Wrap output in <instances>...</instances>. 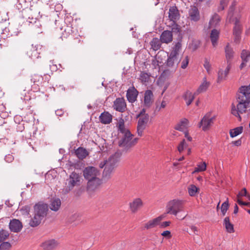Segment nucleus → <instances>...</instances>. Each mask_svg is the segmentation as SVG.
<instances>
[{
	"label": "nucleus",
	"mask_w": 250,
	"mask_h": 250,
	"mask_svg": "<svg viewBox=\"0 0 250 250\" xmlns=\"http://www.w3.org/2000/svg\"><path fill=\"white\" fill-rule=\"evenodd\" d=\"M228 2L229 1L222 2V0H221L220 2V5L218 8V11H220L223 10L225 8V6L227 5Z\"/></svg>",
	"instance_id": "51"
},
{
	"label": "nucleus",
	"mask_w": 250,
	"mask_h": 250,
	"mask_svg": "<svg viewBox=\"0 0 250 250\" xmlns=\"http://www.w3.org/2000/svg\"><path fill=\"white\" fill-rule=\"evenodd\" d=\"M184 127L180 123H179L176 125V126L175 127V129L179 130L182 131L184 129Z\"/></svg>",
	"instance_id": "64"
},
{
	"label": "nucleus",
	"mask_w": 250,
	"mask_h": 250,
	"mask_svg": "<svg viewBox=\"0 0 250 250\" xmlns=\"http://www.w3.org/2000/svg\"><path fill=\"white\" fill-rule=\"evenodd\" d=\"M14 120L16 125L23 122L22 117L18 115L14 117Z\"/></svg>",
	"instance_id": "52"
},
{
	"label": "nucleus",
	"mask_w": 250,
	"mask_h": 250,
	"mask_svg": "<svg viewBox=\"0 0 250 250\" xmlns=\"http://www.w3.org/2000/svg\"><path fill=\"white\" fill-rule=\"evenodd\" d=\"M181 29L180 26L176 23V22H173V24H172V28H171V31L172 33H178L180 32Z\"/></svg>",
	"instance_id": "43"
},
{
	"label": "nucleus",
	"mask_w": 250,
	"mask_h": 250,
	"mask_svg": "<svg viewBox=\"0 0 250 250\" xmlns=\"http://www.w3.org/2000/svg\"><path fill=\"white\" fill-rule=\"evenodd\" d=\"M231 67V62L229 61L227 62V66L226 67L225 70L224 71V74L227 77L228 74L229 73V70Z\"/></svg>",
	"instance_id": "55"
},
{
	"label": "nucleus",
	"mask_w": 250,
	"mask_h": 250,
	"mask_svg": "<svg viewBox=\"0 0 250 250\" xmlns=\"http://www.w3.org/2000/svg\"><path fill=\"white\" fill-rule=\"evenodd\" d=\"M30 16L28 17V22L34 24L42 17L40 15V11L38 6H31L29 10Z\"/></svg>",
	"instance_id": "11"
},
{
	"label": "nucleus",
	"mask_w": 250,
	"mask_h": 250,
	"mask_svg": "<svg viewBox=\"0 0 250 250\" xmlns=\"http://www.w3.org/2000/svg\"><path fill=\"white\" fill-rule=\"evenodd\" d=\"M188 62H189L188 57V56H186L185 59L184 60H183L182 62L181 68H182L183 69L186 68L188 64Z\"/></svg>",
	"instance_id": "49"
},
{
	"label": "nucleus",
	"mask_w": 250,
	"mask_h": 250,
	"mask_svg": "<svg viewBox=\"0 0 250 250\" xmlns=\"http://www.w3.org/2000/svg\"><path fill=\"white\" fill-rule=\"evenodd\" d=\"M199 190V188L194 185H190L188 187V192L190 196H194Z\"/></svg>",
	"instance_id": "38"
},
{
	"label": "nucleus",
	"mask_w": 250,
	"mask_h": 250,
	"mask_svg": "<svg viewBox=\"0 0 250 250\" xmlns=\"http://www.w3.org/2000/svg\"><path fill=\"white\" fill-rule=\"evenodd\" d=\"M5 161L8 163L12 162L14 160V157L11 154H8L5 156Z\"/></svg>",
	"instance_id": "57"
},
{
	"label": "nucleus",
	"mask_w": 250,
	"mask_h": 250,
	"mask_svg": "<svg viewBox=\"0 0 250 250\" xmlns=\"http://www.w3.org/2000/svg\"><path fill=\"white\" fill-rule=\"evenodd\" d=\"M170 224H171L170 221H165V222H163L161 223H160V224L159 225H160V228H165L169 226Z\"/></svg>",
	"instance_id": "58"
},
{
	"label": "nucleus",
	"mask_w": 250,
	"mask_h": 250,
	"mask_svg": "<svg viewBox=\"0 0 250 250\" xmlns=\"http://www.w3.org/2000/svg\"><path fill=\"white\" fill-rule=\"evenodd\" d=\"M100 122L104 124H108L111 122L112 120V115L108 112H104L99 117Z\"/></svg>",
	"instance_id": "26"
},
{
	"label": "nucleus",
	"mask_w": 250,
	"mask_h": 250,
	"mask_svg": "<svg viewBox=\"0 0 250 250\" xmlns=\"http://www.w3.org/2000/svg\"><path fill=\"white\" fill-rule=\"evenodd\" d=\"M189 17L191 21H197L200 20L199 11L195 6L190 7L188 11Z\"/></svg>",
	"instance_id": "20"
},
{
	"label": "nucleus",
	"mask_w": 250,
	"mask_h": 250,
	"mask_svg": "<svg viewBox=\"0 0 250 250\" xmlns=\"http://www.w3.org/2000/svg\"><path fill=\"white\" fill-rule=\"evenodd\" d=\"M188 123V120L186 118H184L183 120H182L179 123H180L184 127H185L187 126Z\"/></svg>",
	"instance_id": "61"
},
{
	"label": "nucleus",
	"mask_w": 250,
	"mask_h": 250,
	"mask_svg": "<svg viewBox=\"0 0 250 250\" xmlns=\"http://www.w3.org/2000/svg\"><path fill=\"white\" fill-rule=\"evenodd\" d=\"M140 76V80L141 81L144 82H148L149 79V76L148 75V74L144 72H142Z\"/></svg>",
	"instance_id": "45"
},
{
	"label": "nucleus",
	"mask_w": 250,
	"mask_h": 250,
	"mask_svg": "<svg viewBox=\"0 0 250 250\" xmlns=\"http://www.w3.org/2000/svg\"><path fill=\"white\" fill-rule=\"evenodd\" d=\"M204 66L208 73H209L211 68V65L209 60L207 58H205L204 60Z\"/></svg>",
	"instance_id": "47"
},
{
	"label": "nucleus",
	"mask_w": 250,
	"mask_h": 250,
	"mask_svg": "<svg viewBox=\"0 0 250 250\" xmlns=\"http://www.w3.org/2000/svg\"><path fill=\"white\" fill-rule=\"evenodd\" d=\"M113 107L117 111L125 112L126 109V104L125 99L123 98H117L114 102Z\"/></svg>",
	"instance_id": "13"
},
{
	"label": "nucleus",
	"mask_w": 250,
	"mask_h": 250,
	"mask_svg": "<svg viewBox=\"0 0 250 250\" xmlns=\"http://www.w3.org/2000/svg\"><path fill=\"white\" fill-rule=\"evenodd\" d=\"M119 133L123 135L122 138L118 141V146L123 148L124 151L129 152L131 148L137 144L138 138H133L134 135L129 129L125 127V121L121 118L117 124Z\"/></svg>",
	"instance_id": "2"
},
{
	"label": "nucleus",
	"mask_w": 250,
	"mask_h": 250,
	"mask_svg": "<svg viewBox=\"0 0 250 250\" xmlns=\"http://www.w3.org/2000/svg\"><path fill=\"white\" fill-rule=\"evenodd\" d=\"M9 236V233L8 231L3 229H0V243L7 239Z\"/></svg>",
	"instance_id": "40"
},
{
	"label": "nucleus",
	"mask_w": 250,
	"mask_h": 250,
	"mask_svg": "<svg viewBox=\"0 0 250 250\" xmlns=\"http://www.w3.org/2000/svg\"><path fill=\"white\" fill-rule=\"evenodd\" d=\"M223 224L225 226L227 232L229 233H233L234 232L233 225L230 222L229 217H226L225 218Z\"/></svg>",
	"instance_id": "30"
},
{
	"label": "nucleus",
	"mask_w": 250,
	"mask_h": 250,
	"mask_svg": "<svg viewBox=\"0 0 250 250\" xmlns=\"http://www.w3.org/2000/svg\"><path fill=\"white\" fill-rule=\"evenodd\" d=\"M61 201L59 198L52 199L50 201L49 208L51 210L57 211L61 207Z\"/></svg>",
	"instance_id": "27"
},
{
	"label": "nucleus",
	"mask_w": 250,
	"mask_h": 250,
	"mask_svg": "<svg viewBox=\"0 0 250 250\" xmlns=\"http://www.w3.org/2000/svg\"><path fill=\"white\" fill-rule=\"evenodd\" d=\"M153 94L151 90H147L144 94V106L149 108L152 104L153 102Z\"/></svg>",
	"instance_id": "21"
},
{
	"label": "nucleus",
	"mask_w": 250,
	"mask_h": 250,
	"mask_svg": "<svg viewBox=\"0 0 250 250\" xmlns=\"http://www.w3.org/2000/svg\"><path fill=\"white\" fill-rule=\"evenodd\" d=\"M237 196L238 198H239V197L243 196H247L248 197V196H249V195H248L247 194V191L246 188H243L242 189V190L238 193Z\"/></svg>",
	"instance_id": "50"
},
{
	"label": "nucleus",
	"mask_w": 250,
	"mask_h": 250,
	"mask_svg": "<svg viewBox=\"0 0 250 250\" xmlns=\"http://www.w3.org/2000/svg\"><path fill=\"white\" fill-rule=\"evenodd\" d=\"M180 61V60L178 57L171 55V54H169L167 60L166 65L168 67L176 69Z\"/></svg>",
	"instance_id": "17"
},
{
	"label": "nucleus",
	"mask_w": 250,
	"mask_h": 250,
	"mask_svg": "<svg viewBox=\"0 0 250 250\" xmlns=\"http://www.w3.org/2000/svg\"><path fill=\"white\" fill-rule=\"evenodd\" d=\"M167 213L176 215L182 208V201L179 200L170 201L167 206Z\"/></svg>",
	"instance_id": "8"
},
{
	"label": "nucleus",
	"mask_w": 250,
	"mask_h": 250,
	"mask_svg": "<svg viewBox=\"0 0 250 250\" xmlns=\"http://www.w3.org/2000/svg\"><path fill=\"white\" fill-rule=\"evenodd\" d=\"M232 144L237 146H240L242 144V139L240 138L236 141L232 142Z\"/></svg>",
	"instance_id": "59"
},
{
	"label": "nucleus",
	"mask_w": 250,
	"mask_h": 250,
	"mask_svg": "<svg viewBox=\"0 0 250 250\" xmlns=\"http://www.w3.org/2000/svg\"><path fill=\"white\" fill-rule=\"evenodd\" d=\"M59 245L57 241L54 239H49L43 242L41 246L44 250H54Z\"/></svg>",
	"instance_id": "15"
},
{
	"label": "nucleus",
	"mask_w": 250,
	"mask_h": 250,
	"mask_svg": "<svg viewBox=\"0 0 250 250\" xmlns=\"http://www.w3.org/2000/svg\"><path fill=\"white\" fill-rule=\"evenodd\" d=\"M220 21L219 16L217 14H215L210 20L209 23L211 25H216L219 23Z\"/></svg>",
	"instance_id": "41"
},
{
	"label": "nucleus",
	"mask_w": 250,
	"mask_h": 250,
	"mask_svg": "<svg viewBox=\"0 0 250 250\" xmlns=\"http://www.w3.org/2000/svg\"><path fill=\"white\" fill-rule=\"evenodd\" d=\"M55 113L57 116L61 117L63 115L64 111L62 109H59L55 111Z\"/></svg>",
	"instance_id": "60"
},
{
	"label": "nucleus",
	"mask_w": 250,
	"mask_h": 250,
	"mask_svg": "<svg viewBox=\"0 0 250 250\" xmlns=\"http://www.w3.org/2000/svg\"><path fill=\"white\" fill-rule=\"evenodd\" d=\"M209 85V83L205 81L199 87L196 93L194 94H198L205 92L207 90Z\"/></svg>",
	"instance_id": "37"
},
{
	"label": "nucleus",
	"mask_w": 250,
	"mask_h": 250,
	"mask_svg": "<svg viewBox=\"0 0 250 250\" xmlns=\"http://www.w3.org/2000/svg\"><path fill=\"white\" fill-rule=\"evenodd\" d=\"M226 58L228 61L230 62V60L233 58L234 55V51L231 47L229 46V44L226 45L225 49Z\"/></svg>",
	"instance_id": "33"
},
{
	"label": "nucleus",
	"mask_w": 250,
	"mask_h": 250,
	"mask_svg": "<svg viewBox=\"0 0 250 250\" xmlns=\"http://www.w3.org/2000/svg\"><path fill=\"white\" fill-rule=\"evenodd\" d=\"M219 32L214 29L211 31L210 38L212 43V45L215 47L217 44V41L219 38Z\"/></svg>",
	"instance_id": "29"
},
{
	"label": "nucleus",
	"mask_w": 250,
	"mask_h": 250,
	"mask_svg": "<svg viewBox=\"0 0 250 250\" xmlns=\"http://www.w3.org/2000/svg\"><path fill=\"white\" fill-rule=\"evenodd\" d=\"M161 235L164 237H167L168 238L171 237L170 231L169 230H166L163 231Z\"/></svg>",
	"instance_id": "62"
},
{
	"label": "nucleus",
	"mask_w": 250,
	"mask_h": 250,
	"mask_svg": "<svg viewBox=\"0 0 250 250\" xmlns=\"http://www.w3.org/2000/svg\"><path fill=\"white\" fill-rule=\"evenodd\" d=\"M138 91L134 87H129L126 91V98L127 101L130 103H133L137 100Z\"/></svg>",
	"instance_id": "14"
},
{
	"label": "nucleus",
	"mask_w": 250,
	"mask_h": 250,
	"mask_svg": "<svg viewBox=\"0 0 250 250\" xmlns=\"http://www.w3.org/2000/svg\"><path fill=\"white\" fill-rule=\"evenodd\" d=\"M194 95H193L191 92L189 91H187L184 94L183 97L186 102V104L189 105L195 98Z\"/></svg>",
	"instance_id": "31"
},
{
	"label": "nucleus",
	"mask_w": 250,
	"mask_h": 250,
	"mask_svg": "<svg viewBox=\"0 0 250 250\" xmlns=\"http://www.w3.org/2000/svg\"><path fill=\"white\" fill-rule=\"evenodd\" d=\"M229 204L228 201V199L225 202H224L221 206V210L223 211H227L229 209Z\"/></svg>",
	"instance_id": "48"
},
{
	"label": "nucleus",
	"mask_w": 250,
	"mask_h": 250,
	"mask_svg": "<svg viewBox=\"0 0 250 250\" xmlns=\"http://www.w3.org/2000/svg\"><path fill=\"white\" fill-rule=\"evenodd\" d=\"M243 130V127L242 126L235 127L233 129H230L229 134L231 138H234L238 135L241 134Z\"/></svg>",
	"instance_id": "35"
},
{
	"label": "nucleus",
	"mask_w": 250,
	"mask_h": 250,
	"mask_svg": "<svg viewBox=\"0 0 250 250\" xmlns=\"http://www.w3.org/2000/svg\"><path fill=\"white\" fill-rule=\"evenodd\" d=\"M180 15L176 6H171L168 11V17L173 22H176L180 18Z\"/></svg>",
	"instance_id": "18"
},
{
	"label": "nucleus",
	"mask_w": 250,
	"mask_h": 250,
	"mask_svg": "<svg viewBox=\"0 0 250 250\" xmlns=\"http://www.w3.org/2000/svg\"><path fill=\"white\" fill-rule=\"evenodd\" d=\"M162 42L161 39L159 40L157 38H154L150 42V44L151 48L153 50L156 51L160 49Z\"/></svg>",
	"instance_id": "32"
},
{
	"label": "nucleus",
	"mask_w": 250,
	"mask_h": 250,
	"mask_svg": "<svg viewBox=\"0 0 250 250\" xmlns=\"http://www.w3.org/2000/svg\"><path fill=\"white\" fill-rule=\"evenodd\" d=\"M197 167H199L201 171H204L207 169L206 163L204 162L203 163L198 165Z\"/></svg>",
	"instance_id": "56"
},
{
	"label": "nucleus",
	"mask_w": 250,
	"mask_h": 250,
	"mask_svg": "<svg viewBox=\"0 0 250 250\" xmlns=\"http://www.w3.org/2000/svg\"><path fill=\"white\" fill-rule=\"evenodd\" d=\"M55 34L57 36L59 37L62 40L66 39L70 36V33H68L63 27H56L55 29Z\"/></svg>",
	"instance_id": "24"
},
{
	"label": "nucleus",
	"mask_w": 250,
	"mask_h": 250,
	"mask_svg": "<svg viewBox=\"0 0 250 250\" xmlns=\"http://www.w3.org/2000/svg\"><path fill=\"white\" fill-rule=\"evenodd\" d=\"M242 61L249 62L250 60V51L247 50H243L241 54Z\"/></svg>",
	"instance_id": "39"
},
{
	"label": "nucleus",
	"mask_w": 250,
	"mask_h": 250,
	"mask_svg": "<svg viewBox=\"0 0 250 250\" xmlns=\"http://www.w3.org/2000/svg\"><path fill=\"white\" fill-rule=\"evenodd\" d=\"M100 174L99 170L94 167L88 166L83 171V175L85 179L88 180V186L96 187L100 181L97 177Z\"/></svg>",
	"instance_id": "4"
},
{
	"label": "nucleus",
	"mask_w": 250,
	"mask_h": 250,
	"mask_svg": "<svg viewBox=\"0 0 250 250\" xmlns=\"http://www.w3.org/2000/svg\"><path fill=\"white\" fill-rule=\"evenodd\" d=\"M39 48L40 49H41V46L39 45H37L35 47H32V49L31 50L32 53L30 55L31 59H34L35 58H38L39 57V55L41 52L38 51Z\"/></svg>",
	"instance_id": "36"
},
{
	"label": "nucleus",
	"mask_w": 250,
	"mask_h": 250,
	"mask_svg": "<svg viewBox=\"0 0 250 250\" xmlns=\"http://www.w3.org/2000/svg\"><path fill=\"white\" fill-rule=\"evenodd\" d=\"M9 227L11 231L14 232H19L22 228V224L20 220L13 219L10 221Z\"/></svg>",
	"instance_id": "16"
},
{
	"label": "nucleus",
	"mask_w": 250,
	"mask_h": 250,
	"mask_svg": "<svg viewBox=\"0 0 250 250\" xmlns=\"http://www.w3.org/2000/svg\"><path fill=\"white\" fill-rule=\"evenodd\" d=\"M237 104H231V114L242 121L241 114L246 113L250 105V83L248 85H242L236 93Z\"/></svg>",
	"instance_id": "1"
},
{
	"label": "nucleus",
	"mask_w": 250,
	"mask_h": 250,
	"mask_svg": "<svg viewBox=\"0 0 250 250\" xmlns=\"http://www.w3.org/2000/svg\"><path fill=\"white\" fill-rule=\"evenodd\" d=\"M160 39L163 43H168L170 42L173 39L172 32L169 30L163 31L160 36Z\"/></svg>",
	"instance_id": "22"
},
{
	"label": "nucleus",
	"mask_w": 250,
	"mask_h": 250,
	"mask_svg": "<svg viewBox=\"0 0 250 250\" xmlns=\"http://www.w3.org/2000/svg\"><path fill=\"white\" fill-rule=\"evenodd\" d=\"M210 112L207 113L199 123V127L202 126V130L204 131H206L209 128L215 119V117H210Z\"/></svg>",
	"instance_id": "10"
},
{
	"label": "nucleus",
	"mask_w": 250,
	"mask_h": 250,
	"mask_svg": "<svg viewBox=\"0 0 250 250\" xmlns=\"http://www.w3.org/2000/svg\"><path fill=\"white\" fill-rule=\"evenodd\" d=\"M11 246V245L10 243L3 241L0 245V250H8Z\"/></svg>",
	"instance_id": "44"
},
{
	"label": "nucleus",
	"mask_w": 250,
	"mask_h": 250,
	"mask_svg": "<svg viewBox=\"0 0 250 250\" xmlns=\"http://www.w3.org/2000/svg\"><path fill=\"white\" fill-rule=\"evenodd\" d=\"M142 206L143 202L140 198L135 199L129 204L130 208L133 213L136 212Z\"/></svg>",
	"instance_id": "23"
},
{
	"label": "nucleus",
	"mask_w": 250,
	"mask_h": 250,
	"mask_svg": "<svg viewBox=\"0 0 250 250\" xmlns=\"http://www.w3.org/2000/svg\"><path fill=\"white\" fill-rule=\"evenodd\" d=\"M80 181V176L79 174L75 172L71 173L68 179V186L63 189V192L65 193H68L75 186L79 185Z\"/></svg>",
	"instance_id": "9"
},
{
	"label": "nucleus",
	"mask_w": 250,
	"mask_h": 250,
	"mask_svg": "<svg viewBox=\"0 0 250 250\" xmlns=\"http://www.w3.org/2000/svg\"><path fill=\"white\" fill-rule=\"evenodd\" d=\"M226 75L224 74V71L222 69H220L218 72L217 82L220 83L221 82L226 80Z\"/></svg>",
	"instance_id": "42"
},
{
	"label": "nucleus",
	"mask_w": 250,
	"mask_h": 250,
	"mask_svg": "<svg viewBox=\"0 0 250 250\" xmlns=\"http://www.w3.org/2000/svg\"><path fill=\"white\" fill-rule=\"evenodd\" d=\"M185 146H186V142H185V140L184 139L180 143V144H179V145L178 147V151L180 152H181L184 150Z\"/></svg>",
	"instance_id": "54"
},
{
	"label": "nucleus",
	"mask_w": 250,
	"mask_h": 250,
	"mask_svg": "<svg viewBox=\"0 0 250 250\" xmlns=\"http://www.w3.org/2000/svg\"><path fill=\"white\" fill-rule=\"evenodd\" d=\"M48 211V206L47 204L39 202L34 206L33 217L29 222L31 227L38 226L47 216Z\"/></svg>",
	"instance_id": "3"
},
{
	"label": "nucleus",
	"mask_w": 250,
	"mask_h": 250,
	"mask_svg": "<svg viewBox=\"0 0 250 250\" xmlns=\"http://www.w3.org/2000/svg\"><path fill=\"white\" fill-rule=\"evenodd\" d=\"M120 155L119 153H115L110 156L107 159V163L104 167L103 172V177L104 179H109L114 168L116 167V164L119 161Z\"/></svg>",
	"instance_id": "6"
},
{
	"label": "nucleus",
	"mask_w": 250,
	"mask_h": 250,
	"mask_svg": "<svg viewBox=\"0 0 250 250\" xmlns=\"http://www.w3.org/2000/svg\"><path fill=\"white\" fill-rule=\"evenodd\" d=\"M5 107L2 104H0V116L4 119L6 117L8 116V113L7 112H3Z\"/></svg>",
	"instance_id": "46"
},
{
	"label": "nucleus",
	"mask_w": 250,
	"mask_h": 250,
	"mask_svg": "<svg viewBox=\"0 0 250 250\" xmlns=\"http://www.w3.org/2000/svg\"><path fill=\"white\" fill-rule=\"evenodd\" d=\"M166 216V214H163L154 218L151 220L149 221L145 225V228L146 229L153 228L156 226L158 225L161 222V220Z\"/></svg>",
	"instance_id": "19"
},
{
	"label": "nucleus",
	"mask_w": 250,
	"mask_h": 250,
	"mask_svg": "<svg viewBox=\"0 0 250 250\" xmlns=\"http://www.w3.org/2000/svg\"><path fill=\"white\" fill-rule=\"evenodd\" d=\"M43 78L42 75L35 74L31 76V81L34 83L33 86L36 89H39V87L43 82Z\"/></svg>",
	"instance_id": "25"
},
{
	"label": "nucleus",
	"mask_w": 250,
	"mask_h": 250,
	"mask_svg": "<svg viewBox=\"0 0 250 250\" xmlns=\"http://www.w3.org/2000/svg\"><path fill=\"white\" fill-rule=\"evenodd\" d=\"M234 11V6L232 5L229 9L228 17H230L229 21H234V26L233 28V35L234 36V41L236 43L239 42L241 40V35L242 32L243 26L240 21L239 17H235L234 19H231L232 12Z\"/></svg>",
	"instance_id": "5"
},
{
	"label": "nucleus",
	"mask_w": 250,
	"mask_h": 250,
	"mask_svg": "<svg viewBox=\"0 0 250 250\" xmlns=\"http://www.w3.org/2000/svg\"><path fill=\"white\" fill-rule=\"evenodd\" d=\"M64 23L65 25L64 26V29L70 35L74 37L78 34V25L77 20H74L71 16H67L64 19Z\"/></svg>",
	"instance_id": "7"
},
{
	"label": "nucleus",
	"mask_w": 250,
	"mask_h": 250,
	"mask_svg": "<svg viewBox=\"0 0 250 250\" xmlns=\"http://www.w3.org/2000/svg\"><path fill=\"white\" fill-rule=\"evenodd\" d=\"M148 120L149 116L148 114L145 115L140 117L137 125V134L138 136H142L143 132L146 127Z\"/></svg>",
	"instance_id": "12"
},
{
	"label": "nucleus",
	"mask_w": 250,
	"mask_h": 250,
	"mask_svg": "<svg viewBox=\"0 0 250 250\" xmlns=\"http://www.w3.org/2000/svg\"><path fill=\"white\" fill-rule=\"evenodd\" d=\"M237 202L238 203V204L241 205V206H248L249 205V203L243 202L241 199H240L239 198L237 199Z\"/></svg>",
	"instance_id": "63"
},
{
	"label": "nucleus",
	"mask_w": 250,
	"mask_h": 250,
	"mask_svg": "<svg viewBox=\"0 0 250 250\" xmlns=\"http://www.w3.org/2000/svg\"><path fill=\"white\" fill-rule=\"evenodd\" d=\"M182 47V43L181 41L177 42L172 47V50L170 52L171 55L178 57L179 53Z\"/></svg>",
	"instance_id": "34"
},
{
	"label": "nucleus",
	"mask_w": 250,
	"mask_h": 250,
	"mask_svg": "<svg viewBox=\"0 0 250 250\" xmlns=\"http://www.w3.org/2000/svg\"><path fill=\"white\" fill-rule=\"evenodd\" d=\"M25 128L24 123H22L16 125V129L17 131L22 132Z\"/></svg>",
	"instance_id": "53"
},
{
	"label": "nucleus",
	"mask_w": 250,
	"mask_h": 250,
	"mask_svg": "<svg viewBox=\"0 0 250 250\" xmlns=\"http://www.w3.org/2000/svg\"><path fill=\"white\" fill-rule=\"evenodd\" d=\"M75 153L77 157L81 160L85 158L88 155V152L86 149L82 147H78L75 150Z\"/></svg>",
	"instance_id": "28"
}]
</instances>
